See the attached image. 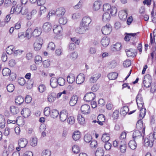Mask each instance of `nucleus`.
I'll use <instances>...</instances> for the list:
<instances>
[{
    "label": "nucleus",
    "mask_w": 156,
    "mask_h": 156,
    "mask_svg": "<svg viewBox=\"0 0 156 156\" xmlns=\"http://www.w3.org/2000/svg\"><path fill=\"white\" fill-rule=\"evenodd\" d=\"M142 134L141 132L139 130L134 131L133 133V137L134 140L138 141L142 139Z\"/></svg>",
    "instance_id": "15"
},
{
    "label": "nucleus",
    "mask_w": 156,
    "mask_h": 156,
    "mask_svg": "<svg viewBox=\"0 0 156 156\" xmlns=\"http://www.w3.org/2000/svg\"><path fill=\"white\" fill-rule=\"evenodd\" d=\"M56 97V95L55 93L53 92H49L48 94V101L50 102H52L55 100Z\"/></svg>",
    "instance_id": "12"
},
{
    "label": "nucleus",
    "mask_w": 156,
    "mask_h": 156,
    "mask_svg": "<svg viewBox=\"0 0 156 156\" xmlns=\"http://www.w3.org/2000/svg\"><path fill=\"white\" fill-rule=\"evenodd\" d=\"M111 19V16L108 12H106L103 14L102 16L103 21L105 22H108Z\"/></svg>",
    "instance_id": "28"
},
{
    "label": "nucleus",
    "mask_w": 156,
    "mask_h": 156,
    "mask_svg": "<svg viewBox=\"0 0 156 156\" xmlns=\"http://www.w3.org/2000/svg\"><path fill=\"white\" fill-rule=\"evenodd\" d=\"M104 152L103 150L101 148H98L95 153L96 156H103Z\"/></svg>",
    "instance_id": "44"
},
{
    "label": "nucleus",
    "mask_w": 156,
    "mask_h": 156,
    "mask_svg": "<svg viewBox=\"0 0 156 156\" xmlns=\"http://www.w3.org/2000/svg\"><path fill=\"white\" fill-rule=\"evenodd\" d=\"M139 108H141L140 110L139 117L140 119H143L145 115L146 110L145 108L144 107V106L143 107H141Z\"/></svg>",
    "instance_id": "36"
},
{
    "label": "nucleus",
    "mask_w": 156,
    "mask_h": 156,
    "mask_svg": "<svg viewBox=\"0 0 156 156\" xmlns=\"http://www.w3.org/2000/svg\"><path fill=\"white\" fill-rule=\"evenodd\" d=\"M15 50V48L12 45L8 46L6 48V52L8 54H12Z\"/></svg>",
    "instance_id": "46"
},
{
    "label": "nucleus",
    "mask_w": 156,
    "mask_h": 156,
    "mask_svg": "<svg viewBox=\"0 0 156 156\" xmlns=\"http://www.w3.org/2000/svg\"><path fill=\"white\" fill-rule=\"evenodd\" d=\"M136 127L140 131H141L143 133V135L145 134V126L143 125L142 121L140 119L137 122ZM144 135H143V136Z\"/></svg>",
    "instance_id": "4"
},
{
    "label": "nucleus",
    "mask_w": 156,
    "mask_h": 156,
    "mask_svg": "<svg viewBox=\"0 0 156 156\" xmlns=\"http://www.w3.org/2000/svg\"><path fill=\"white\" fill-rule=\"evenodd\" d=\"M84 140L86 142L89 143L92 140V136L90 134H87L84 136Z\"/></svg>",
    "instance_id": "45"
},
{
    "label": "nucleus",
    "mask_w": 156,
    "mask_h": 156,
    "mask_svg": "<svg viewBox=\"0 0 156 156\" xmlns=\"http://www.w3.org/2000/svg\"><path fill=\"white\" fill-rule=\"evenodd\" d=\"M117 65V63L115 60L111 61L109 64V67L110 68H114Z\"/></svg>",
    "instance_id": "57"
},
{
    "label": "nucleus",
    "mask_w": 156,
    "mask_h": 156,
    "mask_svg": "<svg viewBox=\"0 0 156 156\" xmlns=\"http://www.w3.org/2000/svg\"><path fill=\"white\" fill-rule=\"evenodd\" d=\"M112 30V26L108 24H107L105 26L103 27L101 30L102 34L105 35L109 34Z\"/></svg>",
    "instance_id": "2"
},
{
    "label": "nucleus",
    "mask_w": 156,
    "mask_h": 156,
    "mask_svg": "<svg viewBox=\"0 0 156 156\" xmlns=\"http://www.w3.org/2000/svg\"><path fill=\"white\" fill-rule=\"evenodd\" d=\"M91 22V20L90 17L87 16H85L83 18L82 23L81 24L84 26L87 27L89 28V26Z\"/></svg>",
    "instance_id": "8"
},
{
    "label": "nucleus",
    "mask_w": 156,
    "mask_h": 156,
    "mask_svg": "<svg viewBox=\"0 0 156 156\" xmlns=\"http://www.w3.org/2000/svg\"><path fill=\"white\" fill-rule=\"evenodd\" d=\"M42 61V59L41 57L39 55H37L35 57V62L37 64H39Z\"/></svg>",
    "instance_id": "63"
},
{
    "label": "nucleus",
    "mask_w": 156,
    "mask_h": 156,
    "mask_svg": "<svg viewBox=\"0 0 156 156\" xmlns=\"http://www.w3.org/2000/svg\"><path fill=\"white\" fill-rule=\"evenodd\" d=\"M67 122L69 124L72 125L74 123L75 119L73 116H70L68 118Z\"/></svg>",
    "instance_id": "58"
},
{
    "label": "nucleus",
    "mask_w": 156,
    "mask_h": 156,
    "mask_svg": "<svg viewBox=\"0 0 156 156\" xmlns=\"http://www.w3.org/2000/svg\"><path fill=\"white\" fill-rule=\"evenodd\" d=\"M121 48V44L120 43H116L115 44L112 45L111 47V49L113 52L119 51Z\"/></svg>",
    "instance_id": "20"
},
{
    "label": "nucleus",
    "mask_w": 156,
    "mask_h": 156,
    "mask_svg": "<svg viewBox=\"0 0 156 156\" xmlns=\"http://www.w3.org/2000/svg\"><path fill=\"white\" fill-rule=\"evenodd\" d=\"M155 30H154L153 32L154 38H153L152 36V34L151 33L150 35V43L152 44L154 42L156 44V34H155Z\"/></svg>",
    "instance_id": "49"
},
{
    "label": "nucleus",
    "mask_w": 156,
    "mask_h": 156,
    "mask_svg": "<svg viewBox=\"0 0 156 156\" xmlns=\"http://www.w3.org/2000/svg\"><path fill=\"white\" fill-rule=\"evenodd\" d=\"M42 31V30L41 27H37L32 32V34L35 37H37L41 34Z\"/></svg>",
    "instance_id": "21"
},
{
    "label": "nucleus",
    "mask_w": 156,
    "mask_h": 156,
    "mask_svg": "<svg viewBox=\"0 0 156 156\" xmlns=\"http://www.w3.org/2000/svg\"><path fill=\"white\" fill-rule=\"evenodd\" d=\"M148 77H151L149 75H148L145 76L144 78V87H149L151 85V81L148 79Z\"/></svg>",
    "instance_id": "19"
},
{
    "label": "nucleus",
    "mask_w": 156,
    "mask_h": 156,
    "mask_svg": "<svg viewBox=\"0 0 156 156\" xmlns=\"http://www.w3.org/2000/svg\"><path fill=\"white\" fill-rule=\"evenodd\" d=\"M110 135L109 133H105L103 134L101 140L103 142H108L110 139Z\"/></svg>",
    "instance_id": "35"
},
{
    "label": "nucleus",
    "mask_w": 156,
    "mask_h": 156,
    "mask_svg": "<svg viewBox=\"0 0 156 156\" xmlns=\"http://www.w3.org/2000/svg\"><path fill=\"white\" fill-rule=\"evenodd\" d=\"M154 137L152 134H150L149 136L145 138L144 140V145L146 147H152L153 146L154 141Z\"/></svg>",
    "instance_id": "1"
},
{
    "label": "nucleus",
    "mask_w": 156,
    "mask_h": 156,
    "mask_svg": "<svg viewBox=\"0 0 156 156\" xmlns=\"http://www.w3.org/2000/svg\"><path fill=\"white\" fill-rule=\"evenodd\" d=\"M21 113L24 118H27L30 116V111L29 108H25L21 111Z\"/></svg>",
    "instance_id": "25"
},
{
    "label": "nucleus",
    "mask_w": 156,
    "mask_h": 156,
    "mask_svg": "<svg viewBox=\"0 0 156 156\" xmlns=\"http://www.w3.org/2000/svg\"><path fill=\"white\" fill-rule=\"evenodd\" d=\"M111 5L108 4H105L103 5V11L104 12H108L111 8Z\"/></svg>",
    "instance_id": "51"
},
{
    "label": "nucleus",
    "mask_w": 156,
    "mask_h": 156,
    "mask_svg": "<svg viewBox=\"0 0 156 156\" xmlns=\"http://www.w3.org/2000/svg\"><path fill=\"white\" fill-rule=\"evenodd\" d=\"M78 98V97L76 95H74L72 96L69 101L70 105L72 106H74L76 103Z\"/></svg>",
    "instance_id": "24"
},
{
    "label": "nucleus",
    "mask_w": 156,
    "mask_h": 156,
    "mask_svg": "<svg viewBox=\"0 0 156 156\" xmlns=\"http://www.w3.org/2000/svg\"><path fill=\"white\" fill-rule=\"evenodd\" d=\"M62 30V27L60 25H55L53 27V32L56 34H60Z\"/></svg>",
    "instance_id": "26"
},
{
    "label": "nucleus",
    "mask_w": 156,
    "mask_h": 156,
    "mask_svg": "<svg viewBox=\"0 0 156 156\" xmlns=\"http://www.w3.org/2000/svg\"><path fill=\"white\" fill-rule=\"evenodd\" d=\"M89 28L82 25L80 24L79 27L77 28L76 30V32L80 34H83L85 33L87 31L89 30Z\"/></svg>",
    "instance_id": "6"
},
{
    "label": "nucleus",
    "mask_w": 156,
    "mask_h": 156,
    "mask_svg": "<svg viewBox=\"0 0 156 156\" xmlns=\"http://www.w3.org/2000/svg\"><path fill=\"white\" fill-rule=\"evenodd\" d=\"M126 133L125 132H122V133L119 137L120 142H123V141H126Z\"/></svg>",
    "instance_id": "53"
},
{
    "label": "nucleus",
    "mask_w": 156,
    "mask_h": 156,
    "mask_svg": "<svg viewBox=\"0 0 156 156\" xmlns=\"http://www.w3.org/2000/svg\"><path fill=\"white\" fill-rule=\"evenodd\" d=\"M21 6L19 4H17L14 7L12 6L10 11L11 14H12L14 13L18 14L20 13H21Z\"/></svg>",
    "instance_id": "5"
},
{
    "label": "nucleus",
    "mask_w": 156,
    "mask_h": 156,
    "mask_svg": "<svg viewBox=\"0 0 156 156\" xmlns=\"http://www.w3.org/2000/svg\"><path fill=\"white\" fill-rule=\"evenodd\" d=\"M67 57L71 60L74 61L77 58L78 54L76 52L74 51L68 55Z\"/></svg>",
    "instance_id": "33"
},
{
    "label": "nucleus",
    "mask_w": 156,
    "mask_h": 156,
    "mask_svg": "<svg viewBox=\"0 0 156 156\" xmlns=\"http://www.w3.org/2000/svg\"><path fill=\"white\" fill-rule=\"evenodd\" d=\"M101 5V3L100 1H95L93 6V10L94 11L98 10L100 9Z\"/></svg>",
    "instance_id": "31"
},
{
    "label": "nucleus",
    "mask_w": 156,
    "mask_h": 156,
    "mask_svg": "<svg viewBox=\"0 0 156 156\" xmlns=\"http://www.w3.org/2000/svg\"><path fill=\"white\" fill-rule=\"evenodd\" d=\"M58 114V112L56 109H53L51 111V116L53 118H57Z\"/></svg>",
    "instance_id": "43"
},
{
    "label": "nucleus",
    "mask_w": 156,
    "mask_h": 156,
    "mask_svg": "<svg viewBox=\"0 0 156 156\" xmlns=\"http://www.w3.org/2000/svg\"><path fill=\"white\" fill-rule=\"evenodd\" d=\"M120 150L122 153L125 152L126 150V141H123V142H120Z\"/></svg>",
    "instance_id": "30"
},
{
    "label": "nucleus",
    "mask_w": 156,
    "mask_h": 156,
    "mask_svg": "<svg viewBox=\"0 0 156 156\" xmlns=\"http://www.w3.org/2000/svg\"><path fill=\"white\" fill-rule=\"evenodd\" d=\"M37 140L36 137L33 138L30 140V144L31 146L34 147L37 144Z\"/></svg>",
    "instance_id": "56"
},
{
    "label": "nucleus",
    "mask_w": 156,
    "mask_h": 156,
    "mask_svg": "<svg viewBox=\"0 0 156 156\" xmlns=\"http://www.w3.org/2000/svg\"><path fill=\"white\" fill-rule=\"evenodd\" d=\"M126 51L127 55L129 57H133L136 54V52L132 49L126 50Z\"/></svg>",
    "instance_id": "29"
},
{
    "label": "nucleus",
    "mask_w": 156,
    "mask_h": 156,
    "mask_svg": "<svg viewBox=\"0 0 156 156\" xmlns=\"http://www.w3.org/2000/svg\"><path fill=\"white\" fill-rule=\"evenodd\" d=\"M42 28L43 30L45 32H49L52 29V26L51 23L49 22H46L43 24Z\"/></svg>",
    "instance_id": "10"
},
{
    "label": "nucleus",
    "mask_w": 156,
    "mask_h": 156,
    "mask_svg": "<svg viewBox=\"0 0 156 156\" xmlns=\"http://www.w3.org/2000/svg\"><path fill=\"white\" fill-rule=\"evenodd\" d=\"M101 76V74L99 73H97L91 76L89 79L90 83H95Z\"/></svg>",
    "instance_id": "11"
},
{
    "label": "nucleus",
    "mask_w": 156,
    "mask_h": 156,
    "mask_svg": "<svg viewBox=\"0 0 156 156\" xmlns=\"http://www.w3.org/2000/svg\"><path fill=\"white\" fill-rule=\"evenodd\" d=\"M5 126V122L4 116L0 114V127L3 128Z\"/></svg>",
    "instance_id": "42"
},
{
    "label": "nucleus",
    "mask_w": 156,
    "mask_h": 156,
    "mask_svg": "<svg viewBox=\"0 0 156 156\" xmlns=\"http://www.w3.org/2000/svg\"><path fill=\"white\" fill-rule=\"evenodd\" d=\"M51 153L48 150H44L42 153V156H51Z\"/></svg>",
    "instance_id": "60"
},
{
    "label": "nucleus",
    "mask_w": 156,
    "mask_h": 156,
    "mask_svg": "<svg viewBox=\"0 0 156 156\" xmlns=\"http://www.w3.org/2000/svg\"><path fill=\"white\" fill-rule=\"evenodd\" d=\"M44 113L46 116H49L51 113L50 108L48 107H45L44 109Z\"/></svg>",
    "instance_id": "61"
},
{
    "label": "nucleus",
    "mask_w": 156,
    "mask_h": 156,
    "mask_svg": "<svg viewBox=\"0 0 156 156\" xmlns=\"http://www.w3.org/2000/svg\"><path fill=\"white\" fill-rule=\"evenodd\" d=\"M127 13L126 10H123L119 12V18L122 20H125L127 17Z\"/></svg>",
    "instance_id": "22"
},
{
    "label": "nucleus",
    "mask_w": 156,
    "mask_h": 156,
    "mask_svg": "<svg viewBox=\"0 0 156 156\" xmlns=\"http://www.w3.org/2000/svg\"><path fill=\"white\" fill-rule=\"evenodd\" d=\"M66 12L65 9L63 7L58 8L55 11V14L58 17L63 16Z\"/></svg>",
    "instance_id": "18"
},
{
    "label": "nucleus",
    "mask_w": 156,
    "mask_h": 156,
    "mask_svg": "<svg viewBox=\"0 0 156 156\" xmlns=\"http://www.w3.org/2000/svg\"><path fill=\"white\" fill-rule=\"evenodd\" d=\"M85 80L84 75L83 74L80 73L78 75L76 78V82L78 84H81L83 83Z\"/></svg>",
    "instance_id": "13"
},
{
    "label": "nucleus",
    "mask_w": 156,
    "mask_h": 156,
    "mask_svg": "<svg viewBox=\"0 0 156 156\" xmlns=\"http://www.w3.org/2000/svg\"><path fill=\"white\" fill-rule=\"evenodd\" d=\"M118 76V74L116 73L113 72L108 74V77L109 80H113L115 79Z\"/></svg>",
    "instance_id": "37"
},
{
    "label": "nucleus",
    "mask_w": 156,
    "mask_h": 156,
    "mask_svg": "<svg viewBox=\"0 0 156 156\" xmlns=\"http://www.w3.org/2000/svg\"><path fill=\"white\" fill-rule=\"evenodd\" d=\"M80 137V133L79 131H75L73 135V140L75 141L78 140Z\"/></svg>",
    "instance_id": "41"
},
{
    "label": "nucleus",
    "mask_w": 156,
    "mask_h": 156,
    "mask_svg": "<svg viewBox=\"0 0 156 156\" xmlns=\"http://www.w3.org/2000/svg\"><path fill=\"white\" fill-rule=\"evenodd\" d=\"M109 42V38L107 37H104L102 39L101 43L103 47H106L108 45Z\"/></svg>",
    "instance_id": "23"
},
{
    "label": "nucleus",
    "mask_w": 156,
    "mask_h": 156,
    "mask_svg": "<svg viewBox=\"0 0 156 156\" xmlns=\"http://www.w3.org/2000/svg\"><path fill=\"white\" fill-rule=\"evenodd\" d=\"M11 112L13 114H16L19 112L18 108L13 106H12L10 108Z\"/></svg>",
    "instance_id": "52"
},
{
    "label": "nucleus",
    "mask_w": 156,
    "mask_h": 156,
    "mask_svg": "<svg viewBox=\"0 0 156 156\" xmlns=\"http://www.w3.org/2000/svg\"><path fill=\"white\" fill-rule=\"evenodd\" d=\"M27 140L24 138H21L18 141V144L21 148H24L26 147L27 144Z\"/></svg>",
    "instance_id": "17"
},
{
    "label": "nucleus",
    "mask_w": 156,
    "mask_h": 156,
    "mask_svg": "<svg viewBox=\"0 0 156 156\" xmlns=\"http://www.w3.org/2000/svg\"><path fill=\"white\" fill-rule=\"evenodd\" d=\"M117 8L115 6H111V8L110 9L109 12L110 14L112 16H115L117 12Z\"/></svg>",
    "instance_id": "48"
},
{
    "label": "nucleus",
    "mask_w": 156,
    "mask_h": 156,
    "mask_svg": "<svg viewBox=\"0 0 156 156\" xmlns=\"http://www.w3.org/2000/svg\"><path fill=\"white\" fill-rule=\"evenodd\" d=\"M75 77L73 74H71L69 75L67 78L68 82L69 83H72L75 80Z\"/></svg>",
    "instance_id": "34"
},
{
    "label": "nucleus",
    "mask_w": 156,
    "mask_h": 156,
    "mask_svg": "<svg viewBox=\"0 0 156 156\" xmlns=\"http://www.w3.org/2000/svg\"><path fill=\"white\" fill-rule=\"evenodd\" d=\"M82 112L84 114H88L90 111V106L87 105H83L81 107Z\"/></svg>",
    "instance_id": "9"
},
{
    "label": "nucleus",
    "mask_w": 156,
    "mask_h": 156,
    "mask_svg": "<svg viewBox=\"0 0 156 156\" xmlns=\"http://www.w3.org/2000/svg\"><path fill=\"white\" fill-rule=\"evenodd\" d=\"M97 141L95 140H93L91 141L90 144V146L92 148L95 149L97 147Z\"/></svg>",
    "instance_id": "62"
},
{
    "label": "nucleus",
    "mask_w": 156,
    "mask_h": 156,
    "mask_svg": "<svg viewBox=\"0 0 156 156\" xmlns=\"http://www.w3.org/2000/svg\"><path fill=\"white\" fill-rule=\"evenodd\" d=\"M7 89L8 92H12L14 89V85L12 84H9L7 86Z\"/></svg>",
    "instance_id": "64"
},
{
    "label": "nucleus",
    "mask_w": 156,
    "mask_h": 156,
    "mask_svg": "<svg viewBox=\"0 0 156 156\" xmlns=\"http://www.w3.org/2000/svg\"><path fill=\"white\" fill-rule=\"evenodd\" d=\"M95 97V94L92 92L86 94L84 96L83 99L87 101H90L93 100Z\"/></svg>",
    "instance_id": "7"
},
{
    "label": "nucleus",
    "mask_w": 156,
    "mask_h": 156,
    "mask_svg": "<svg viewBox=\"0 0 156 156\" xmlns=\"http://www.w3.org/2000/svg\"><path fill=\"white\" fill-rule=\"evenodd\" d=\"M68 116V113L67 110H63L60 112L59 118L60 120L62 122L65 121Z\"/></svg>",
    "instance_id": "3"
},
{
    "label": "nucleus",
    "mask_w": 156,
    "mask_h": 156,
    "mask_svg": "<svg viewBox=\"0 0 156 156\" xmlns=\"http://www.w3.org/2000/svg\"><path fill=\"white\" fill-rule=\"evenodd\" d=\"M98 123L101 125H103V122L104 121L105 119L104 115L102 114L99 115L98 117Z\"/></svg>",
    "instance_id": "39"
},
{
    "label": "nucleus",
    "mask_w": 156,
    "mask_h": 156,
    "mask_svg": "<svg viewBox=\"0 0 156 156\" xmlns=\"http://www.w3.org/2000/svg\"><path fill=\"white\" fill-rule=\"evenodd\" d=\"M77 120L78 122L81 125H83L85 123V119L80 114H78L77 117Z\"/></svg>",
    "instance_id": "38"
},
{
    "label": "nucleus",
    "mask_w": 156,
    "mask_h": 156,
    "mask_svg": "<svg viewBox=\"0 0 156 156\" xmlns=\"http://www.w3.org/2000/svg\"><path fill=\"white\" fill-rule=\"evenodd\" d=\"M136 141L137 140L134 139V140H131L129 142V146L131 149L134 150L136 148L137 146Z\"/></svg>",
    "instance_id": "32"
},
{
    "label": "nucleus",
    "mask_w": 156,
    "mask_h": 156,
    "mask_svg": "<svg viewBox=\"0 0 156 156\" xmlns=\"http://www.w3.org/2000/svg\"><path fill=\"white\" fill-rule=\"evenodd\" d=\"M42 44V43L40 41V39H37L34 44V50L35 51L40 50Z\"/></svg>",
    "instance_id": "16"
},
{
    "label": "nucleus",
    "mask_w": 156,
    "mask_h": 156,
    "mask_svg": "<svg viewBox=\"0 0 156 156\" xmlns=\"http://www.w3.org/2000/svg\"><path fill=\"white\" fill-rule=\"evenodd\" d=\"M129 109L127 106H124L121 109V113L123 115H125L129 112Z\"/></svg>",
    "instance_id": "50"
},
{
    "label": "nucleus",
    "mask_w": 156,
    "mask_h": 156,
    "mask_svg": "<svg viewBox=\"0 0 156 156\" xmlns=\"http://www.w3.org/2000/svg\"><path fill=\"white\" fill-rule=\"evenodd\" d=\"M57 80L58 84L60 86H63L65 84V79L62 77H59L57 79Z\"/></svg>",
    "instance_id": "55"
},
{
    "label": "nucleus",
    "mask_w": 156,
    "mask_h": 156,
    "mask_svg": "<svg viewBox=\"0 0 156 156\" xmlns=\"http://www.w3.org/2000/svg\"><path fill=\"white\" fill-rule=\"evenodd\" d=\"M11 72V71L10 69L7 68H5L2 71V74L4 76H9Z\"/></svg>",
    "instance_id": "47"
},
{
    "label": "nucleus",
    "mask_w": 156,
    "mask_h": 156,
    "mask_svg": "<svg viewBox=\"0 0 156 156\" xmlns=\"http://www.w3.org/2000/svg\"><path fill=\"white\" fill-rule=\"evenodd\" d=\"M24 101L23 98L21 96L17 97L15 99V102L16 105H20Z\"/></svg>",
    "instance_id": "40"
},
{
    "label": "nucleus",
    "mask_w": 156,
    "mask_h": 156,
    "mask_svg": "<svg viewBox=\"0 0 156 156\" xmlns=\"http://www.w3.org/2000/svg\"><path fill=\"white\" fill-rule=\"evenodd\" d=\"M19 84L21 86H23L25 83L26 81L24 78H19L18 80Z\"/></svg>",
    "instance_id": "59"
},
{
    "label": "nucleus",
    "mask_w": 156,
    "mask_h": 156,
    "mask_svg": "<svg viewBox=\"0 0 156 156\" xmlns=\"http://www.w3.org/2000/svg\"><path fill=\"white\" fill-rule=\"evenodd\" d=\"M136 101L138 107L143 106L144 103L141 94H138L137 95L136 98Z\"/></svg>",
    "instance_id": "14"
},
{
    "label": "nucleus",
    "mask_w": 156,
    "mask_h": 156,
    "mask_svg": "<svg viewBox=\"0 0 156 156\" xmlns=\"http://www.w3.org/2000/svg\"><path fill=\"white\" fill-rule=\"evenodd\" d=\"M67 22V20L66 17H62L60 18L59 20V23L60 24L65 25Z\"/></svg>",
    "instance_id": "54"
},
{
    "label": "nucleus",
    "mask_w": 156,
    "mask_h": 156,
    "mask_svg": "<svg viewBox=\"0 0 156 156\" xmlns=\"http://www.w3.org/2000/svg\"><path fill=\"white\" fill-rule=\"evenodd\" d=\"M58 80L56 78L52 77L50 80V85L52 87L55 88L57 87L58 84Z\"/></svg>",
    "instance_id": "27"
}]
</instances>
